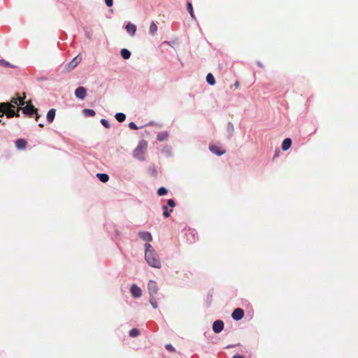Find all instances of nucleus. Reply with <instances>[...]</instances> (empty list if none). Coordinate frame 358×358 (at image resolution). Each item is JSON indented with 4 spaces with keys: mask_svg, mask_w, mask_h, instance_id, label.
<instances>
[{
    "mask_svg": "<svg viewBox=\"0 0 358 358\" xmlns=\"http://www.w3.org/2000/svg\"><path fill=\"white\" fill-rule=\"evenodd\" d=\"M145 259L147 263L152 267L160 268L161 261L158 255L150 243H145Z\"/></svg>",
    "mask_w": 358,
    "mask_h": 358,
    "instance_id": "nucleus-1",
    "label": "nucleus"
},
{
    "mask_svg": "<svg viewBox=\"0 0 358 358\" xmlns=\"http://www.w3.org/2000/svg\"><path fill=\"white\" fill-rule=\"evenodd\" d=\"M148 289L150 294V303L153 308H157V303L155 295L158 292V286L155 281L150 280L148 284Z\"/></svg>",
    "mask_w": 358,
    "mask_h": 358,
    "instance_id": "nucleus-2",
    "label": "nucleus"
},
{
    "mask_svg": "<svg viewBox=\"0 0 358 358\" xmlns=\"http://www.w3.org/2000/svg\"><path fill=\"white\" fill-rule=\"evenodd\" d=\"M15 105L9 103H1L0 104V117H3L4 114L8 118L15 117Z\"/></svg>",
    "mask_w": 358,
    "mask_h": 358,
    "instance_id": "nucleus-3",
    "label": "nucleus"
},
{
    "mask_svg": "<svg viewBox=\"0 0 358 358\" xmlns=\"http://www.w3.org/2000/svg\"><path fill=\"white\" fill-rule=\"evenodd\" d=\"M148 143L145 141H141L134 151V157L141 161L144 160L143 155L147 150Z\"/></svg>",
    "mask_w": 358,
    "mask_h": 358,
    "instance_id": "nucleus-4",
    "label": "nucleus"
},
{
    "mask_svg": "<svg viewBox=\"0 0 358 358\" xmlns=\"http://www.w3.org/2000/svg\"><path fill=\"white\" fill-rule=\"evenodd\" d=\"M82 57H80V55H77L70 62L66 64L65 69L67 71L73 70L80 63Z\"/></svg>",
    "mask_w": 358,
    "mask_h": 358,
    "instance_id": "nucleus-5",
    "label": "nucleus"
},
{
    "mask_svg": "<svg viewBox=\"0 0 358 358\" xmlns=\"http://www.w3.org/2000/svg\"><path fill=\"white\" fill-rule=\"evenodd\" d=\"M22 110L24 114L31 116L34 113H36L38 111L37 108H36L31 103V101H29L27 106L22 108Z\"/></svg>",
    "mask_w": 358,
    "mask_h": 358,
    "instance_id": "nucleus-6",
    "label": "nucleus"
},
{
    "mask_svg": "<svg viewBox=\"0 0 358 358\" xmlns=\"http://www.w3.org/2000/svg\"><path fill=\"white\" fill-rule=\"evenodd\" d=\"M26 98V94L23 93V96H18V97H13L11 99L10 103L13 105H17V106H23L25 103L24 99Z\"/></svg>",
    "mask_w": 358,
    "mask_h": 358,
    "instance_id": "nucleus-7",
    "label": "nucleus"
},
{
    "mask_svg": "<svg viewBox=\"0 0 358 358\" xmlns=\"http://www.w3.org/2000/svg\"><path fill=\"white\" fill-rule=\"evenodd\" d=\"M224 329V322L222 320H217L213 322V330L215 333L217 334L221 332Z\"/></svg>",
    "mask_w": 358,
    "mask_h": 358,
    "instance_id": "nucleus-8",
    "label": "nucleus"
},
{
    "mask_svg": "<svg viewBox=\"0 0 358 358\" xmlns=\"http://www.w3.org/2000/svg\"><path fill=\"white\" fill-rule=\"evenodd\" d=\"M75 95L78 99H84L87 95V90L84 87H78L75 91Z\"/></svg>",
    "mask_w": 358,
    "mask_h": 358,
    "instance_id": "nucleus-9",
    "label": "nucleus"
},
{
    "mask_svg": "<svg viewBox=\"0 0 358 358\" xmlns=\"http://www.w3.org/2000/svg\"><path fill=\"white\" fill-rule=\"evenodd\" d=\"M244 316V311L243 309L241 308H236L232 314H231V317L234 320H241Z\"/></svg>",
    "mask_w": 358,
    "mask_h": 358,
    "instance_id": "nucleus-10",
    "label": "nucleus"
},
{
    "mask_svg": "<svg viewBox=\"0 0 358 358\" xmlns=\"http://www.w3.org/2000/svg\"><path fill=\"white\" fill-rule=\"evenodd\" d=\"M209 149L213 153H214L218 156H220V155L224 154L226 152L224 150L222 149L221 147H219L215 145H210L209 146Z\"/></svg>",
    "mask_w": 358,
    "mask_h": 358,
    "instance_id": "nucleus-11",
    "label": "nucleus"
},
{
    "mask_svg": "<svg viewBox=\"0 0 358 358\" xmlns=\"http://www.w3.org/2000/svg\"><path fill=\"white\" fill-rule=\"evenodd\" d=\"M132 296L135 298H138L141 296L142 292L140 287L136 285H132L130 289Z\"/></svg>",
    "mask_w": 358,
    "mask_h": 358,
    "instance_id": "nucleus-12",
    "label": "nucleus"
},
{
    "mask_svg": "<svg viewBox=\"0 0 358 358\" xmlns=\"http://www.w3.org/2000/svg\"><path fill=\"white\" fill-rule=\"evenodd\" d=\"M138 236L143 241L151 242L152 241V236L148 231H141L138 232Z\"/></svg>",
    "mask_w": 358,
    "mask_h": 358,
    "instance_id": "nucleus-13",
    "label": "nucleus"
},
{
    "mask_svg": "<svg viewBox=\"0 0 358 358\" xmlns=\"http://www.w3.org/2000/svg\"><path fill=\"white\" fill-rule=\"evenodd\" d=\"M126 30L131 36H133L136 32V26L131 22H129L126 26Z\"/></svg>",
    "mask_w": 358,
    "mask_h": 358,
    "instance_id": "nucleus-14",
    "label": "nucleus"
},
{
    "mask_svg": "<svg viewBox=\"0 0 358 358\" xmlns=\"http://www.w3.org/2000/svg\"><path fill=\"white\" fill-rule=\"evenodd\" d=\"M27 142L23 138L17 139L15 145L18 149L23 150L27 147Z\"/></svg>",
    "mask_w": 358,
    "mask_h": 358,
    "instance_id": "nucleus-15",
    "label": "nucleus"
},
{
    "mask_svg": "<svg viewBox=\"0 0 358 358\" xmlns=\"http://www.w3.org/2000/svg\"><path fill=\"white\" fill-rule=\"evenodd\" d=\"M55 113H56V110L54 108L49 110V111L48 112L46 118H47V121L49 123H52L53 122L55 117Z\"/></svg>",
    "mask_w": 358,
    "mask_h": 358,
    "instance_id": "nucleus-16",
    "label": "nucleus"
},
{
    "mask_svg": "<svg viewBox=\"0 0 358 358\" xmlns=\"http://www.w3.org/2000/svg\"><path fill=\"white\" fill-rule=\"evenodd\" d=\"M292 145V140L289 138H285L282 143V149L284 151L287 150Z\"/></svg>",
    "mask_w": 358,
    "mask_h": 358,
    "instance_id": "nucleus-17",
    "label": "nucleus"
},
{
    "mask_svg": "<svg viewBox=\"0 0 358 358\" xmlns=\"http://www.w3.org/2000/svg\"><path fill=\"white\" fill-rule=\"evenodd\" d=\"M157 31V26L155 22H152L149 28V34L152 36H154Z\"/></svg>",
    "mask_w": 358,
    "mask_h": 358,
    "instance_id": "nucleus-18",
    "label": "nucleus"
},
{
    "mask_svg": "<svg viewBox=\"0 0 358 358\" xmlns=\"http://www.w3.org/2000/svg\"><path fill=\"white\" fill-rule=\"evenodd\" d=\"M96 176L102 182H106L109 180V176L106 173H97Z\"/></svg>",
    "mask_w": 358,
    "mask_h": 358,
    "instance_id": "nucleus-19",
    "label": "nucleus"
},
{
    "mask_svg": "<svg viewBox=\"0 0 358 358\" xmlns=\"http://www.w3.org/2000/svg\"><path fill=\"white\" fill-rule=\"evenodd\" d=\"M120 54H121V56L122 57V58L124 59H129V57L131 56V52L127 49H125V48L121 50Z\"/></svg>",
    "mask_w": 358,
    "mask_h": 358,
    "instance_id": "nucleus-20",
    "label": "nucleus"
},
{
    "mask_svg": "<svg viewBox=\"0 0 358 358\" xmlns=\"http://www.w3.org/2000/svg\"><path fill=\"white\" fill-rule=\"evenodd\" d=\"M187 9L189 13L190 14L191 17L192 19L195 20L196 17H195V15H194V10H193L192 4L190 2H187Z\"/></svg>",
    "mask_w": 358,
    "mask_h": 358,
    "instance_id": "nucleus-21",
    "label": "nucleus"
},
{
    "mask_svg": "<svg viewBox=\"0 0 358 358\" xmlns=\"http://www.w3.org/2000/svg\"><path fill=\"white\" fill-rule=\"evenodd\" d=\"M206 81L210 85H214L215 84V80L212 73H208L206 76Z\"/></svg>",
    "mask_w": 358,
    "mask_h": 358,
    "instance_id": "nucleus-22",
    "label": "nucleus"
},
{
    "mask_svg": "<svg viewBox=\"0 0 358 358\" xmlns=\"http://www.w3.org/2000/svg\"><path fill=\"white\" fill-rule=\"evenodd\" d=\"M115 117L119 122H122L126 119V115L122 113H116Z\"/></svg>",
    "mask_w": 358,
    "mask_h": 358,
    "instance_id": "nucleus-23",
    "label": "nucleus"
},
{
    "mask_svg": "<svg viewBox=\"0 0 358 358\" xmlns=\"http://www.w3.org/2000/svg\"><path fill=\"white\" fill-rule=\"evenodd\" d=\"M168 137L167 132H161L157 134V140L159 141H165Z\"/></svg>",
    "mask_w": 358,
    "mask_h": 358,
    "instance_id": "nucleus-24",
    "label": "nucleus"
},
{
    "mask_svg": "<svg viewBox=\"0 0 358 358\" xmlns=\"http://www.w3.org/2000/svg\"><path fill=\"white\" fill-rule=\"evenodd\" d=\"M129 336L131 337H137L140 335V331L138 329L134 328L129 331Z\"/></svg>",
    "mask_w": 358,
    "mask_h": 358,
    "instance_id": "nucleus-25",
    "label": "nucleus"
},
{
    "mask_svg": "<svg viewBox=\"0 0 358 358\" xmlns=\"http://www.w3.org/2000/svg\"><path fill=\"white\" fill-rule=\"evenodd\" d=\"M83 114L88 117H93L95 115V111L92 109H84Z\"/></svg>",
    "mask_w": 358,
    "mask_h": 358,
    "instance_id": "nucleus-26",
    "label": "nucleus"
},
{
    "mask_svg": "<svg viewBox=\"0 0 358 358\" xmlns=\"http://www.w3.org/2000/svg\"><path fill=\"white\" fill-rule=\"evenodd\" d=\"M157 194L159 196H164L167 194V189L165 187H162L157 190Z\"/></svg>",
    "mask_w": 358,
    "mask_h": 358,
    "instance_id": "nucleus-27",
    "label": "nucleus"
},
{
    "mask_svg": "<svg viewBox=\"0 0 358 358\" xmlns=\"http://www.w3.org/2000/svg\"><path fill=\"white\" fill-rule=\"evenodd\" d=\"M162 208H163V210H164V211H163V215H164V217H166V218L169 217L170 216V213H169V211H168V208H167V206H164L162 207Z\"/></svg>",
    "mask_w": 358,
    "mask_h": 358,
    "instance_id": "nucleus-28",
    "label": "nucleus"
},
{
    "mask_svg": "<svg viewBox=\"0 0 358 358\" xmlns=\"http://www.w3.org/2000/svg\"><path fill=\"white\" fill-rule=\"evenodd\" d=\"M101 123L102 124V125H103L104 127H106V128H107V129L110 128V124H109V122H108L106 120H105V119H101Z\"/></svg>",
    "mask_w": 358,
    "mask_h": 358,
    "instance_id": "nucleus-29",
    "label": "nucleus"
},
{
    "mask_svg": "<svg viewBox=\"0 0 358 358\" xmlns=\"http://www.w3.org/2000/svg\"><path fill=\"white\" fill-rule=\"evenodd\" d=\"M165 348L167 350L170 351V352H175L176 351V349L174 348V347L171 345V344H166L165 345Z\"/></svg>",
    "mask_w": 358,
    "mask_h": 358,
    "instance_id": "nucleus-30",
    "label": "nucleus"
},
{
    "mask_svg": "<svg viewBox=\"0 0 358 358\" xmlns=\"http://www.w3.org/2000/svg\"><path fill=\"white\" fill-rule=\"evenodd\" d=\"M168 206L174 208L176 206L175 201L173 199H169L167 201Z\"/></svg>",
    "mask_w": 358,
    "mask_h": 358,
    "instance_id": "nucleus-31",
    "label": "nucleus"
},
{
    "mask_svg": "<svg viewBox=\"0 0 358 358\" xmlns=\"http://www.w3.org/2000/svg\"><path fill=\"white\" fill-rule=\"evenodd\" d=\"M129 127L131 129H135V130L138 129V127L136 125V124L134 122H131L129 124Z\"/></svg>",
    "mask_w": 358,
    "mask_h": 358,
    "instance_id": "nucleus-32",
    "label": "nucleus"
},
{
    "mask_svg": "<svg viewBox=\"0 0 358 358\" xmlns=\"http://www.w3.org/2000/svg\"><path fill=\"white\" fill-rule=\"evenodd\" d=\"M0 64L3 66H9V63L8 62L5 61L4 59H0Z\"/></svg>",
    "mask_w": 358,
    "mask_h": 358,
    "instance_id": "nucleus-33",
    "label": "nucleus"
},
{
    "mask_svg": "<svg viewBox=\"0 0 358 358\" xmlns=\"http://www.w3.org/2000/svg\"><path fill=\"white\" fill-rule=\"evenodd\" d=\"M105 2H106V4L107 5V6H108V7H111L113 4V0H105Z\"/></svg>",
    "mask_w": 358,
    "mask_h": 358,
    "instance_id": "nucleus-34",
    "label": "nucleus"
},
{
    "mask_svg": "<svg viewBox=\"0 0 358 358\" xmlns=\"http://www.w3.org/2000/svg\"><path fill=\"white\" fill-rule=\"evenodd\" d=\"M22 110V108H18L17 110H15V116L20 117V110Z\"/></svg>",
    "mask_w": 358,
    "mask_h": 358,
    "instance_id": "nucleus-35",
    "label": "nucleus"
},
{
    "mask_svg": "<svg viewBox=\"0 0 358 358\" xmlns=\"http://www.w3.org/2000/svg\"><path fill=\"white\" fill-rule=\"evenodd\" d=\"M233 86L235 87V89L239 88L240 83H239L238 80H236V82L234 83Z\"/></svg>",
    "mask_w": 358,
    "mask_h": 358,
    "instance_id": "nucleus-36",
    "label": "nucleus"
},
{
    "mask_svg": "<svg viewBox=\"0 0 358 358\" xmlns=\"http://www.w3.org/2000/svg\"><path fill=\"white\" fill-rule=\"evenodd\" d=\"M35 114H36L35 119H36V121H38L39 117H40V115L38 113V111Z\"/></svg>",
    "mask_w": 358,
    "mask_h": 358,
    "instance_id": "nucleus-37",
    "label": "nucleus"
},
{
    "mask_svg": "<svg viewBox=\"0 0 358 358\" xmlns=\"http://www.w3.org/2000/svg\"><path fill=\"white\" fill-rule=\"evenodd\" d=\"M233 358H245L242 355H234Z\"/></svg>",
    "mask_w": 358,
    "mask_h": 358,
    "instance_id": "nucleus-38",
    "label": "nucleus"
},
{
    "mask_svg": "<svg viewBox=\"0 0 358 358\" xmlns=\"http://www.w3.org/2000/svg\"><path fill=\"white\" fill-rule=\"evenodd\" d=\"M38 126H39L40 127H42V128L44 127L43 124H41V123H40V124H38Z\"/></svg>",
    "mask_w": 358,
    "mask_h": 358,
    "instance_id": "nucleus-39",
    "label": "nucleus"
}]
</instances>
